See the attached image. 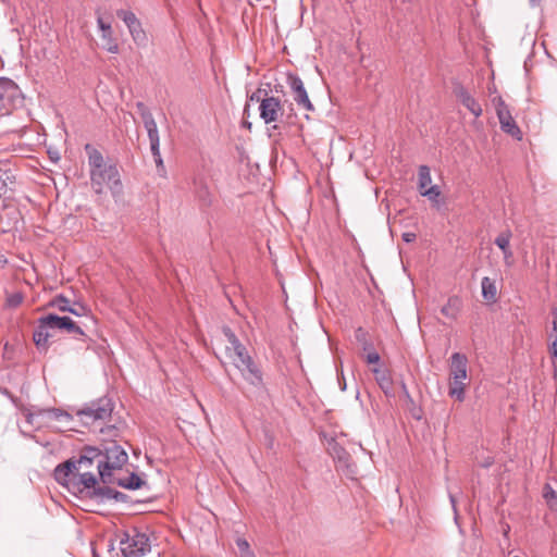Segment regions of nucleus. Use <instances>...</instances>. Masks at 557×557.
I'll return each mask as SVG.
<instances>
[{
	"mask_svg": "<svg viewBox=\"0 0 557 557\" xmlns=\"http://www.w3.org/2000/svg\"><path fill=\"white\" fill-rule=\"evenodd\" d=\"M236 368L240 371L242 376L248 384L257 389H263L264 383L262 372L252 358L247 359L244 364Z\"/></svg>",
	"mask_w": 557,
	"mask_h": 557,
	"instance_id": "obj_10",
	"label": "nucleus"
},
{
	"mask_svg": "<svg viewBox=\"0 0 557 557\" xmlns=\"http://www.w3.org/2000/svg\"><path fill=\"white\" fill-rule=\"evenodd\" d=\"M3 394H4V395H7V396H9L11 399H13V398H12V396H11V394H10L7 389H4V391H3Z\"/></svg>",
	"mask_w": 557,
	"mask_h": 557,
	"instance_id": "obj_56",
	"label": "nucleus"
},
{
	"mask_svg": "<svg viewBox=\"0 0 557 557\" xmlns=\"http://www.w3.org/2000/svg\"><path fill=\"white\" fill-rule=\"evenodd\" d=\"M47 306L51 308H57L62 312H67V310H70L71 307V301L65 296L60 294L52 298Z\"/></svg>",
	"mask_w": 557,
	"mask_h": 557,
	"instance_id": "obj_29",
	"label": "nucleus"
},
{
	"mask_svg": "<svg viewBox=\"0 0 557 557\" xmlns=\"http://www.w3.org/2000/svg\"><path fill=\"white\" fill-rule=\"evenodd\" d=\"M79 467L76 459H67L59 463L54 469V479L58 483L64 485L71 475L75 476L78 473Z\"/></svg>",
	"mask_w": 557,
	"mask_h": 557,
	"instance_id": "obj_12",
	"label": "nucleus"
},
{
	"mask_svg": "<svg viewBox=\"0 0 557 557\" xmlns=\"http://www.w3.org/2000/svg\"><path fill=\"white\" fill-rule=\"evenodd\" d=\"M511 232L509 230L502 232L495 238V245L503 251L505 259L512 257V251L509 248Z\"/></svg>",
	"mask_w": 557,
	"mask_h": 557,
	"instance_id": "obj_25",
	"label": "nucleus"
},
{
	"mask_svg": "<svg viewBox=\"0 0 557 557\" xmlns=\"http://www.w3.org/2000/svg\"><path fill=\"white\" fill-rule=\"evenodd\" d=\"M150 151H151V154L153 157V160H154L158 173L161 176H164L165 175V166H164V163H163V159L161 157L160 148H157V150H150Z\"/></svg>",
	"mask_w": 557,
	"mask_h": 557,
	"instance_id": "obj_37",
	"label": "nucleus"
},
{
	"mask_svg": "<svg viewBox=\"0 0 557 557\" xmlns=\"http://www.w3.org/2000/svg\"><path fill=\"white\" fill-rule=\"evenodd\" d=\"M39 416H48L52 420L61 421V422H70L72 420V416L59 408H49V409H39L37 413L28 412L26 414V422L30 425L34 424L35 418Z\"/></svg>",
	"mask_w": 557,
	"mask_h": 557,
	"instance_id": "obj_13",
	"label": "nucleus"
},
{
	"mask_svg": "<svg viewBox=\"0 0 557 557\" xmlns=\"http://www.w3.org/2000/svg\"><path fill=\"white\" fill-rule=\"evenodd\" d=\"M67 312L76 315V317H84L88 312V308L79 302H74L71 305L70 310Z\"/></svg>",
	"mask_w": 557,
	"mask_h": 557,
	"instance_id": "obj_38",
	"label": "nucleus"
},
{
	"mask_svg": "<svg viewBox=\"0 0 557 557\" xmlns=\"http://www.w3.org/2000/svg\"><path fill=\"white\" fill-rule=\"evenodd\" d=\"M15 182L14 169L10 160H0V199L7 193L9 185Z\"/></svg>",
	"mask_w": 557,
	"mask_h": 557,
	"instance_id": "obj_17",
	"label": "nucleus"
},
{
	"mask_svg": "<svg viewBox=\"0 0 557 557\" xmlns=\"http://www.w3.org/2000/svg\"><path fill=\"white\" fill-rule=\"evenodd\" d=\"M194 184H195V190H196L198 198L203 203H210L211 198H210V193L208 190V187L202 183L201 180H195Z\"/></svg>",
	"mask_w": 557,
	"mask_h": 557,
	"instance_id": "obj_31",
	"label": "nucleus"
},
{
	"mask_svg": "<svg viewBox=\"0 0 557 557\" xmlns=\"http://www.w3.org/2000/svg\"><path fill=\"white\" fill-rule=\"evenodd\" d=\"M242 126H243V127H245V128H247V129H251L252 124H251V122H249V121H247V120H244V121L242 122Z\"/></svg>",
	"mask_w": 557,
	"mask_h": 557,
	"instance_id": "obj_53",
	"label": "nucleus"
},
{
	"mask_svg": "<svg viewBox=\"0 0 557 557\" xmlns=\"http://www.w3.org/2000/svg\"><path fill=\"white\" fill-rule=\"evenodd\" d=\"M48 330H60L81 336L85 335L82 327L70 317L48 313L37 320V325L33 332V341L39 351H47L49 348V338L52 337L53 334L48 333Z\"/></svg>",
	"mask_w": 557,
	"mask_h": 557,
	"instance_id": "obj_1",
	"label": "nucleus"
},
{
	"mask_svg": "<svg viewBox=\"0 0 557 557\" xmlns=\"http://www.w3.org/2000/svg\"><path fill=\"white\" fill-rule=\"evenodd\" d=\"M554 370H555V376H557V366L556 364L554 367Z\"/></svg>",
	"mask_w": 557,
	"mask_h": 557,
	"instance_id": "obj_59",
	"label": "nucleus"
},
{
	"mask_svg": "<svg viewBox=\"0 0 557 557\" xmlns=\"http://www.w3.org/2000/svg\"><path fill=\"white\" fill-rule=\"evenodd\" d=\"M418 180L420 193L432 183L431 171L428 165H421L419 168Z\"/></svg>",
	"mask_w": 557,
	"mask_h": 557,
	"instance_id": "obj_28",
	"label": "nucleus"
},
{
	"mask_svg": "<svg viewBox=\"0 0 557 557\" xmlns=\"http://www.w3.org/2000/svg\"><path fill=\"white\" fill-rule=\"evenodd\" d=\"M136 109L139 115H141L144 112L149 111L150 109L141 101H138L136 103Z\"/></svg>",
	"mask_w": 557,
	"mask_h": 557,
	"instance_id": "obj_51",
	"label": "nucleus"
},
{
	"mask_svg": "<svg viewBox=\"0 0 557 557\" xmlns=\"http://www.w3.org/2000/svg\"><path fill=\"white\" fill-rule=\"evenodd\" d=\"M529 1L532 7H535L540 3L541 0H529Z\"/></svg>",
	"mask_w": 557,
	"mask_h": 557,
	"instance_id": "obj_55",
	"label": "nucleus"
},
{
	"mask_svg": "<svg viewBox=\"0 0 557 557\" xmlns=\"http://www.w3.org/2000/svg\"><path fill=\"white\" fill-rule=\"evenodd\" d=\"M238 557H257V556H256L255 552L251 549L249 552H246V553L239 555Z\"/></svg>",
	"mask_w": 557,
	"mask_h": 557,
	"instance_id": "obj_52",
	"label": "nucleus"
},
{
	"mask_svg": "<svg viewBox=\"0 0 557 557\" xmlns=\"http://www.w3.org/2000/svg\"><path fill=\"white\" fill-rule=\"evenodd\" d=\"M355 338L364 351L373 349V344L369 338V334L363 327L359 326L355 330Z\"/></svg>",
	"mask_w": 557,
	"mask_h": 557,
	"instance_id": "obj_26",
	"label": "nucleus"
},
{
	"mask_svg": "<svg viewBox=\"0 0 557 557\" xmlns=\"http://www.w3.org/2000/svg\"><path fill=\"white\" fill-rule=\"evenodd\" d=\"M100 447L97 446H85L83 447L81 455L78 457L77 462L79 470L83 468H90L96 465L99 470V460H100Z\"/></svg>",
	"mask_w": 557,
	"mask_h": 557,
	"instance_id": "obj_14",
	"label": "nucleus"
},
{
	"mask_svg": "<svg viewBox=\"0 0 557 557\" xmlns=\"http://www.w3.org/2000/svg\"><path fill=\"white\" fill-rule=\"evenodd\" d=\"M99 478L103 484L112 482V470L121 469L128 460L127 453L115 442L100 447Z\"/></svg>",
	"mask_w": 557,
	"mask_h": 557,
	"instance_id": "obj_2",
	"label": "nucleus"
},
{
	"mask_svg": "<svg viewBox=\"0 0 557 557\" xmlns=\"http://www.w3.org/2000/svg\"><path fill=\"white\" fill-rule=\"evenodd\" d=\"M116 15L128 28L129 35L135 45L139 48H145L148 45V37L137 16L128 10H117Z\"/></svg>",
	"mask_w": 557,
	"mask_h": 557,
	"instance_id": "obj_8",
	"label": "nucleus"
},
{
	"mask_svg": "<svg viewBox=\"0 0 557 557\" xmlns=\"http://www.w3.org/2000/svg\"><path fill=\"white\" fill-rule=\"evenodd\" d=\"M555 313V318H554V321H553V337H554V341L552 343V354L555 358H557V311L554 312Z\"/></svg>",
	"mask_w": 557,
	"mask_h": 557,
	"instance_id": "obj_42",
	"label": "nucleus"
},
{
	"mask_svg": "<svg viewBox=\"0 0 557 557\" xmlns=\"http://www.w3.org/2000/svg\"><path fill=\"white\" fill-rule=\"evenodd\" d=\"M401 391H403V394H404L406 400L413 404V399H412L405 382H401Z\"/></svg>",
	"mask_w": 557,
	"mask_h": 557,
	"instance_id": "obj_50",
	"label": "nucleus"
},
{
	"mask_svg": "<svg viewBox=\"0 0 557 557\" xmlns=\"http://www.w3.org/2000/svg\"><path fill=\"white\" fill-rule=\"evenodd\" d=\"M223 333L230 344H233L234 342L238 341L237 336L234 334V332L230 327H224Z\"/></svg>",
	"mask_w": 557,
	"mask_h": 557,
	"instance_id": "obj_47",
	"label": "nucleus"
},
{
	"mask_svg": "<svg viewBox=\"0 0 557 557\" xmlns=\"http://www.w3.org/2000/svg\"><path fill=\"white\" fill-rule=\"evenodd\" d=\"M23 294L20 292L10 294L5 298V306L8 308H16L23 302Z\"/></svg>",
	"mask_w": 557,
	"mask_h": 557,
	"instance_id": "obj_36",
	"label": "nucleus"
},
{
	"mask_svg": "<svg viewBox=\"0 0 557 557\" xmlns=\"http://www.w3.org/2000/svg\"><path fill=\"white\" fill-rule=\"evenodd\" d=\"M113 500H115L116 503H129L132 505L140 503L139 500L131 499V497L127 494L122 493V492L116 491V490H115V492L113 494Z\"/></svg>",
	"mask_w": 557,
	"mask_h": 557,
	"instance_id": "obj_39",
	"label": "nucleus"
},
{
	"mask_svg": "<svg viewBox=\"0 0 557 557\" xmlns=\"http://www.w3.org/2000/svg\"><path fill=\"white\" fill-rule=\"evenodd\" d=\"M461 308V300L457 296L449 297L447 304L441 309L443 315L448 319L455 320Z\"/></svg>",
	"mask_w": 557,
	"mask_h": 557,
	"instance_id": "obj_21",
	"label": "nucleus"
},
{
	"mask_svg": "<svg viewBox=\"0 0 557 557\" xmlns=\"http://www.w3.org/2000/svg\"><path fill=\"white\" fill-rule=\"evenodd\" d=\"M401 238L405 243L409 244V243H412L416 240L417 235L412 232H405V233H403Z\"/></svg>",
	"mask_w": 557,
	"mask_h": 557,
	"instance_id": "obj_49",
	"label": "nucleus"
},
{
	"mask_svg": "<svg viewBox=\"0 0 557 557\" xmlns=\"http://www.w3.org/2000/svg\"><path fill=\"white\" fill-rule=\"evenodd\" d=\"M145 129L147 131V135L149 138L150 150H157V148H160V136L157 123L145 127Z\"/></svg>",
	"mask_w": 557,
	"mask_h": 557,
	"instance_id": "obj_30",
	"label": "nucleus"
},
{
	"mask_svg": "<svg viewBox=\"0 0 557 557\" xmlns=\"http://www.w3.org/2000/svg\"><path fill=\"white\" fill-rule=\"evenodd\" d=\"M496 113H497V117L499 120V124H502L503 122H506V120L509 121L512 119L508 107L506 106V103L504 102V100L502 98H498L497 106H496Z\"/></svg>",
	"mask_w": 557,
	"mask_h": 557,
	"instance_id": "obj_32",
	"label": "nucleus"
},
{
	"mask_svg": "<svg viewBox=\"0 0 557 557\" xmlns=\"http://www.w3.org/2000/svg\"><path fill=\"white\" fill-rule=\"evenodd\" d=\"M97 25L101 32L102 48L106 49L108 52L117 53L119 45L116 44V41L113 37V29H112L111 23L106 22L103 20V17L98 15Z\"/></svg>",
	"mask_w": 557,
	"mask_h": 557,
	"instance_id": "obj_11",
	"label": "nucleus"
},
{
	"mask_svg": "<svg viewBox=\"0 0 557 557\" xmlns=\"http://www.w3.org/2000/svg\"><path fill=\"white\" fill-rule=\"evenodd\" d=\"M235 357L236 358L233 359V363L235 367H240L246 362L247 359H251L246 348L240 354H236Z\"/></svg>",
	"mask_w": 557,
	"mask_h": 557,
	"instance_id": "obj_43",
	"label": "nucleus"
},
{
	"mask_svg": "<svg viewBox=\"0 0 557 557\" xmlns=\"http://www.w3.org/2000/svg\"><path fill=\"white\" fill-rule=\"evenodd\" d=\"M89 175L91 188L97 194H101L104 188H108L115 195L122 189L120 172L114 163L107 164L99 170H90Z\"/></svg>",
	"mask_w": 557,
	"mask_h": 557,
	"instance_id": "obj_3",
	"label": "nucleus"
},
{
	"mask_svg": "<svg viewBox=\"0 0 557 557\" xmlns=\"http://www.w3.org/2000/svg\"><path fill=\"white\" fill-rule=\"evenodd\" d=\"M450 374L454 381H465L467 379V357L460 352H454L450 357Z\"/></svg>",
	"mask_w": 557,
	"mask_h": 557,
	"instance_id": "obj_16",
	"label": "nucleus"
},
{
	"mask_svg": "<svg viewBox=\"0 0 557 557\" xmlns=\"http://www.w3.org/2000/svg\"><path fill=\"white\" fill-rule=\"evenodd\" d=\"M85 152L88 156V165L89 171L90 170H99L100 168H103L107 164H110L111 162H107L102 156V153L96 149L92 145L86 144Z\"/></svg>",
	"mask_w": 557,
	"mask_h": 557,
	"instance_id": "obj_20",
	"label": "nucleus"
},
{
	"mask_svg": "<svg viewBox=\"0 0 557 557\" xmlns=\"http://www.w3.org/2000/svg\"><path fill=\"white\" fill-rule=\"evenodd\" d=\"M23 101L20 87L12 79L0 77V117L10 115Z\"/></svg>",
	"mask_w": 557,
	"mask_h": 557,
	"instance_id": "obj_4",
	"label": "nucleus"
},
{
	"mask_svg": "<svg viewBox=\"0 0 557 557\" xmlns=\"http://www.w3.org/2000/svg\"><path fill=\"white\" fill-rule=\"evenodd\" d=\"M341 388H342L343 391H345V389H346V383H345V382H344V383H341Z\"/></svg>",
	"mask_w": 557,
	"mask_h": 557,
	"instance_id": "obj_58",
	"label": "nucleus"
},
{
	"mask_svg": "<svg viewBox=\"0 0 557 557\" xmlns=\"http://www.w3.org/2000/svg\"><path fill=\"white\" fill-rule=\"evenodd\" d=\"M97 478L94 473L89 471H85L82 473H78V484L83 485L85 490L92 491L94 487L97 486Z\"/></svg>",
	"mask_w": 557,
	"mask_h": 557,
	"instance_id": "obj_27",
	"label": "nucleus"
},
{
	"mask_svg": "<svg viewBox=\"0 0 557 557\" xmlns=\"http://www.w3.org/2000/svg\"><path fill=\"white\" fill-rule=\"evenodd\" d=\"M264 92H268L267 89H263V88H258L256 91H253L250 96H249V101L251 102H259L261 103V100L262 98H264Z\"/></svg>",
	"mask_w": 557,
	"mask_h": 557,
	"instance_id": "obj_45",
	"label": "nucleus"
},
{
	"mask_svg": "<svg viewBox=\"0 0 557 557\" xmlns=\"http://www.w3.org/2000/svg\"><path fill=\"white\" fill-rule=\"evenodd\" d=\"M543 496L552 508L557 507V492L549 484H545Z\"/></svg>",
	"mask_w": 557,
	"mask_h": 557,
	"instance_id": "obj_35",
	"label": "nucleus"
},
{
	"mask_svg": "<svg viewBox=\"0 0 557 557\" xmlns=\"http://www.w3.org/2000/svg\"><path fill=\"white\" fill-rule=\"evenodd\" d=\"M92 557H99L98 553L96 552L95 548H92Z\"/></svg>",
	"mask_w": 557,
	"mask_h": 557,
	"instance_id": "obj_57",
	"label": "nucleus"
},
{
	"mask_svg": "<svg viewBox=\"0 0 557 557\" xmlns=\"http://www.w3.org/2000/svg\"><path fill=\"white\" fill-rule=\"evenodd\" d=\"M330 454L333 457V459L336 461L337 466L341 468L347 469L349 473H354V465L350 462L351 458L349 453L338 445L337 443H334L330 447Z\"/></svg>",
	"mask_w": 557,
	"mask_h": 557,
	"instance_id": "obj_18",
	"label": "nucleus"
},
{
	"mask_svg": "<svg viewBox=\"0 0 557 557\" xmlns=\"http://www.w3.org/2000/svg\"><path fill=\"white\" fill-rule=\"evenodd\" d=\"M381 360V357L379 355L377 351H375V349H370L367 351V355H366V361L370 364H373V363H379Z\"/></svg>",
	"mask_w": 557,
	"mask_h": 557,
	"instance_id": "obj_44",
	"label": "nucleus"
},
{
	"mask_svg": "<svg viewBox=\"0 0 557 557\" xmlns=\"http://www.w3.org/2000/svg\"><path fill=\"white\" fill-rule=\"evenodd\" d=\"M441 191L437 185H433L429 188H425L421 191L422 196L428 197L429 199L433 200L440 196Z\"/></svg>",
	"mask_w": 557,
	"mask_h": 557,
	"instance_id": "obj_41",
	"label": "nucleus"
},
{
	"mask_svg": "<svg viewBox=\"0 0 557 557\" xmlns=\"http://www.w3.org/2000/svg\"><path fill=\"white\" fill-rule=\"evenodd\" d=\"M481 289H482V297L486 301H488V302L496 301L497 287H496L495 281L491 280L487 276H484L481 281Z\"/></svg>",
	"mask_w": 557,
	"mask_h": 557,
	"instance_id": "obj_23",
	"label": "nucleus"
},
{
	"mask_svg": "<svg viewBox=\"0 0 557 557\" xmlns=\"http://www.w3.org/2000/svg\"><path fill=\"white\" fill-rule=\"evenodd\" d=\"M282 102L280 98L269 96L268 92H264V98H262L261 103L259 104V114L260 119L267 125H270L268 127L269 136H272V132L278 129V125H272V123L277 122L278 116L282 115Z\"/></svg>",
	"mask_w": 557,
	"mask_h": 557,
	"instance_id": "obj_7",
	"label": "nucleus"
},
{
	"mask_svg": "<svg viewBox=\"0 0 557 557\" xmlns=\"http://www.w3.org/2000/svg\"><path fill=\"white\" fill-rule=\"evenodd\" d=\"M455 95L458 100L474 115L480 116L482 114V108L480 103L470 95V92L461 85L455 88Z\"/></svg>",
	"mask_w": 557,
	"mask_h": 557,
	"instance_id": "obj_15",
	"label": "nucleus"
},
{
	"mask_svg": "<svg viewBox=\"0 0 557 557\" xmlns=\"http://www.w3.org/2000/svg\"><path fill=\"white\" fill-rule=\"evenodd\" d=\"M286 83L293 92V97L297 106L307 111H314V106L309 99L302 79L297 74L288 73Z\"/></svg>",
	"mask_w": 557,
	"mask_h": 557,
	"instance_id": "obj_9",
	"label": "nucleus"
},
{
	"mask_svg": "<svg viewBox=\"0 0 557 557\" xmlns=\"http://www.w3.org/2000/svg\"><path fill=\"white\" fill-rule=\"evenodd\" d=\"M111 483H115L116 485L127 488V490H138L146 482L136 473H131L127 478L117 479L116 481H112Z\"/></svg>",
	"mask_w": 557,
	"mask_h": 557,
	"instance_id": "obj_22",
	"label": "nucleus"
},
{
	"mask_svg": "<svg viewBox=\"0 0 557 557\" xmlns=\"http://www.w3.org/2000/svg\"><path fill=\"white\" fill-rule=\"evenodd\" d=\"M449 499H450L451 506L454 508V511L456 512V500L451 494H449Z\"/></svg>",
	"mask_w": 557,
	"mask_h": 557,
	"instance_id": "obj_54",
	"label": "nucleus"
},
{
	"mask_svg": "<svg viewBox=\"0 0 557 557\" xmlns=\"http://www.w3.org/2000/svg\"><path fill=\"white\" fill-rule=\"evenodd\" d=\"M150 550L149 537L136 529L125 532L120 540V552L117 557H143Z\"/></svg>",
	"mask_w": 557,
	"mask_h": 557,
	"instance_id": "obj_5",
	"label": "nucleus"
},
{
	"mask_svg": "<svg viewBox=\"0 0 557 557\" xmlns=\"http://www.w3.org/2000/svg\"><path fill=\"white\" fill-rule=\"evenodd\" d=\"M246 347L240 343V341H236L231 344V347H227V350L233 349L234 355L240 354Z\"/></svg>",
	"mask_w": 557,
	"mask_h": 557,
	"instance_id": "obj_48",
	"label": "nucleus"
},
{
	"mask_svg": "<svg viewBox=\"0 0 557 557\" xmlns=\"http://www.w3.org/2000/svg\"><path fill=\"white\" fill-rule=\"evenodd\" d=\"M113 409L114 404L112 399L103 396L86 404L77 411V414L85 424H89L98 420L104 421L110 419Z\"/></svg>",
	"mask_w": 557,
	"mask_h": 557,
	"instance_id": "obj_6",
	"label": "nucleus"
},
{
	"mask_svg": "<svg viewBox=\"0 0 557 557\" xmlns=\"http://www.w3.org/2000/svg\"><path fill=\"white\" fill-rule=\"evenodd\" d=\"M449 395L455 397L457 400L462 401L465 399V384L463 381H454L449 387Z\"/></svg>",
	"mask_w": 557,
	"mask_h": 557,
	"instance_id": "obj_34",
	"label": "nucleus"
},
{
	"mask_svg": "<svg viewBox=\"0 0 557 557\" xmlns=\"http://www.w3.org/2000/svg\"><path fill=\"white\" fill-rule=\"evenodd\" d=\"M500 128L511 135L512 137H516L518 139H521V131L519 128V126L516 124V122L513 121V119L507 121L506 122H503L500 124Z\"/></svg>",
	"mask_w": 557,
	"mask_h": 557,
	"instance_id": "obj_33",
	"label": "nucleus"
},
{
	"mask_svg": "<svg viewBox=\"0 0 557 557\" xmlns=\"http://www.w3.org/2000/svg\"><path fill=\"white\" fill-rule=\"evenodd\" d=\"M140 117L144 123V127H147V126H150V125H153L157 123L150 110L147 112H144L140 115Z\"/></svg>",
	"mask_w": 557,
	"mask_h": 557,
	"instance_id": "obj_46",
	"label": "nucleus"
},
{
	"mask_svg": "<svg viewBox=\"0 0 557 557\" xmlns=\"http://www.w3.org/2000/svg\"><path fill=\"white\" fill-rule=\"evenodd\" d=\"M235 543L238 548V556L246 552L251 550L250 544L245 537H240V536L236 537Z\"/></svg>",
	"mask_w": 557,
	"mask_h": 557,
	"instance_id": "obj_40",
	"label": "nucleus"
},
{
	"mask_svg": "<svg viewBox=\"0 0 557 557\" xmlns=\"http://www.w3.org/2000/svg\"><path fill=\"white\" fill-rule=\"evenodd\" d=\"M115 490L109 486H96L92 491L89 492V495L97 503H106L107 500L113 499V494Z\"/></svg>",
	"mask_w": 557,
	"mask_h": 557,
	"instance_id": "obj_24",
	"label": "nucleus"
},
{
	"mask_svg": "<svg viewBox=\"0 0 557 557\" xmlns=\"http://www.w3.org/2000/svg\"><path fill=\"white\" fill-rule=\"evenodd\" d=\"M375 381L382 392L386 397H395L394 388H393V380L387 370H382L380 368L372 369Z\"/></svg>",
	"mask_w": 557,
	"mask_h": 557,
	"instance_id": "obj_19",
	"label": "nucleus"
}]
</instances>
